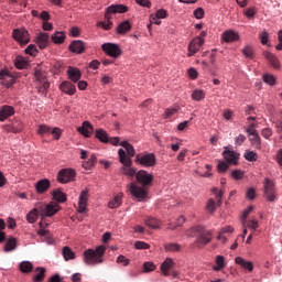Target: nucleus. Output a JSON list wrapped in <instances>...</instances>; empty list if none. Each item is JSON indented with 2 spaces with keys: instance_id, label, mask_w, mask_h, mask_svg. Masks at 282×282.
<instances>
[{
  "instance_id": "nucleus-1",
  "label": "nucleus",
  "mask_w": 282,
  "mask_h": 282,
  "mask_svg": "<svg viewBox=\"0 0 282 282\" xmlns=\"http://www.w3.org/2000/svg\"><path fill=\"white\" fill-rule=\"evenodd\" d=\"M137 182L142 186H138L135 183H130L128 185L129 192L131 193L132 197L138 199V202H144L149 195L147 186H151V184H153V174H149V172L140 170L137 173Z\"/></svg>"
},
{
  "instance_id": "nucleus-2",
  "label": "nucleus",
  "mask_w": 282,
  "mask_h": 282,
  "mask_svg": "<svg viewBox=\"0 0 282 282\" xmlns=\"http://www.w3.org/2000/svg\"><path fill=\"white\" fill-rule=\"evenodd\" d=\"M58 210H61V206H58L56 203H37L35 208H33L26 215V221H29V224H35V221L39 219V215L42 217V219H45V217H54Z\"/></svg>"
},
{
  "instance_id": "nucleus-3",
  "label": "nucleus",
  "mask_w": 282,
  "mask_h": 282,
  "mask_svg": "<svg viewBox=\"0 0 282 282\" xmlns=\"http://www.w3.org/2000/svg\"><path fill=\"white\" fill-rule=\"evenodd\" d=\"M129 8L123 4H111L106 8L104 21L98 22V28H102V30H111L113 28V22H111V14H124Z\"/></svg>"
},
{
  "instance_id": "nucleus-4",
  "label": "nucleus",
  "mask_w": 282,
  "mask_h": 282,
  "mask_svg": "<svg viewBox=\"0 0 282 282\" xmlns=\"http://www.w3.org/2000/svg\"><path fill=\"white\" fill-rule=\"evenodd\" d=\"M107 248L105 246H98L95 250L88 249L84 252V262L86 265H98L102 263V257H105Z\"/></svg>"
},
{
  "instance_id": "nucleus-5",
  "label": "nucleus",
  "mask_w": 282,
  "mask_h": 282,
  "mask_svg": "<svg viewBox=\"0 0 282 282\" xmlns=\"http://www.w3.org/2000/svg\"><path fill=\"white\" fill-rule=\"evenodd\" d=\"M119 161L123 166L120 169L121 175H127L128 177H133L135 175V169L131 167V158L127 156V152L122 149L118 151Z\"/></svg>"
},
{
  "instance_id": "nucleus-6",
  "label": "nucleus",
  "mask_w": 282,
  "mask_h": 282,
  "mask_svg": "<svg viewBox=\"0 0 282 282\" xmlns=\"http://www.w3.org/2000/svg\"><path fill=\"white\" fill-rule=\"evenodd\" d=\"M195 232L197 237L195 243L198 248H204V246H207V243L213 241V231L207 230L202 226H197Z\"/></svg>"
},
{
  "instance_id": "nucleus-7",
  "label": "nucleus",
  "mask_w": 282,
  "mask_h": 282,
  "mask_svg": "<svg viewBox=\"0 0 282 282\" xmlns=\"http://www.w3.org/2000/svg\"><path fill=\"white\" fill-rule=\"evenodd\" d=\"M34 76L40 94H45V91L50 89V80L47 79V73L36 68Z\"/></svg>"
},
{
  "instance_id": "nucleus-8",
  "label": "nucleus",
  "mask_w": 282,
  "mask_h": 282,
  "mask_svg": "<svg viewBox=\"0 0 282 282\" xmlns=\"http://www.w3.org/2000/svg\"><path fill=\"white\" fill-rule=\"evenodd\" d=\"M101 50L107 56H110V58H120V56H122V48L116 43H104Z\"/></svg>"
},
{
  "instance_id": "nucleus-9",
  "label": "nucleus",
  "mask_w": 282,
  "mask_h": 282,
  "mask_svg": "<svg viewBox=\"0 0 282 282\" xmlns=\"http://www.w3.org/2000/svg\"><path fill=\"white\" fill-rule=\"evenodd\" d=\"M263 188L264 197L268 199V202H275L276 188L274 182H272L270 178H265Z\"/></svg>"
},
{
  "instance_id": "nucleus-10",
  "label": "nucleus",
  "mask_w": 282,
  "mask_h": 282,
  "mask_svg": "<svg viewBox=\"0 0 282 282\" xmlns=\"http://www.w3.org/2000/svg\"><path fill=\"white\" fill-rule=\"evenodd\" d=\"M76 178V171L72 169H62L57 173V181L59 184H69V182H74Z\"/></svg>"
},
{
  "instance_id": "nucleus-11",
  "label": "nucleus",
  "mask_w": 282,
  "mask_h": 282,
  "mask_svg": "<svg viewBox=\"0 0 282 282\" xmlns=\"http://www.w3.org/2000/svg\"><path fill=\"white\" fill-rule=\"evenodd\" d=\"M202 45H204V39H202V36H197L192 40L187 46L188 58H191V56H195V54L202 50Z\"/></svg>"
},
{
  "instance_id": "nucleus-12",
  "label": "nucleus",
  "mask_w": 282,
  "mask_h": 282,
  "mask_svg": "<svg viewBox=\"0 0 282 282\" xmlns=\"http://www.w3.org/2000/svg\"><path fill=\"white\" fill-rule=\"evenodd\" d=\"M13 39L20 45H28L30 43V33L25 29H15L13 30Z\"/></svg>"
},
{
  "instance_id": "nucleus-13",
  "label": "nucleus",
  "mask_w": 282,
  "mask_h": 282,
  "mask_svg": "<svg viewBox=\"0 0 282 282\" xmlns=\"http://www.w3.org/2000/svg\"><path fill=\"white\" fill-rule=\"evenodd\" d=\"M135 162L141 164V166H155V154L148 153V154H138L135 156Z\"/></svg>"
},
{
  "instance_id": "nucleus-14",
  "label": "nucleus",
  "mask_w": 282,
  "mask_h": 282,
  "mask_svg": "<svg viewBox=\"0 0 282 282\" xmlns=\"http://www.w3.org/2000/svg\"><path fill=\"white\" fill-rule=\"evenodd\" d=\"M0 83L4 87H12L14 85V76L9 70H0Z\"/></svg>"
},
{
  "instance_id": "nucleus-15",
  "label": "nucleus",
  "mask_w": 282,
  "mask_h": 282,
  "mask_svg": "<svg viewBox=\"0 0 282 282\" xmlns=\"http://www.w3.org/2000/svg\"><path fill=\"white\" fill-rule=\"evenodd\" d=\"M223 158H225L227 163L234 164V166H237V164L239 162V153H237L232 150H225L223 152Z\"/></svg>"
},
{
  "instance_id": "nucleus-16",
  "label": "nucleus",
  "mask_w": 282,
  "mask_h": 282,
  "mask_svg": "<svg viewBox=\"0 0 282 282\" xmlns=\"http://www.w3.org/2000/svg\"><path fill=\"white\" fill-rule=\"evenodd\" d=\"M12 116H14V107L8 105L0 107V122H6Z\"/></svg>"
},
{
  "instance_id": "nucleus-17",
  "label": "nucleus",
  "mask_w": 282,
  "mask_h": 282,
  "mask_svg": "<svg viewBox=\"0 0 282 282\" xmlns=\"http://www.w3.org/2000/svg\"><path fill=\"white\" fill-rule=\"evenodd\" d=\"M77 131L85 138H91V133H94V126H91V122L89 121H84L83 124L77 128Z\"/></svg>"
},
{
  "instance_id": "nucleus-18",
  "label": "nucleus",
  "mask_w": 282,
  "mask_h": 282,
  "mask_svg": "<svg viewBox=\"0 0 282 282\" xmlns=\"http://www.w3.org/2000/svg\"><path fill=\"white\" fill-rule=\"evenodd\" d=\"M68 50L73 52V54H83L85 52V42L75 40L70 43Z\"/></svg>"
},
{
  "instance_id": "nucleus-19",
  "label": "nucleus",
  "mask_w": 282,
  "mask_h": 282,
  "mask_svg": "<svg viewBox=\"0 0 282 282\" xmlns=\"http://www.w3.org/2000/svg\"><path fill=\"white\" fill-rule=\"evenodd\" d=\"M59 89L63 94H66V96H74V94H76V85L72 84V82H63L59 85Z\"/></svg>"
},
{
  "instance_id": "nucleus-20",
  "label": "nucleus",
  "mask_w": 282,
  "mask_h": 282,
  "mask_svg": "<svg viewBox=\"0 0 282 282\" xmlns=\"http://www.w3.org/2000/svg\"><path fill=\"white\" fill-rule=\"evenodd\" d=\"M35 43L39 45L40 50H45L47 45H50V34L47 33H39Z\"/></svg>"
},
{
  "instance_id": "nucleus-21",
  "label": "nucleus",
  "mask_w": 282,
  "mask_h": 282,
  "mask_svg": "<svg viewBox=\"0 0 282 282\" xmlns=\"http://www.w3.org/2000/svg\"><path fill=\"white\" fill-rule=\"evenodd\" d=\"M263 56L267 58L268 63L274 69H279L281 67V62L279 61V57H276V55H274V54H272L270 52H264Z\"/></svg>"
},
{
  "instance_id": "nucleus-22",
  "label": "nucleus",
  "mask_w": 282,
  "mask_h": 282,
  "mask_svg": "<svg viewBox=\"0 0 282 282\" xmlns=\"http://www.w3.org/2000/svg\"><path fill=\"white\" fill-rule=\"evenodd\" d=\"M223 40L225 43H235V41H239V33L234 30H227L223 33Z\"/></svg>"
},
{
  "instance_id": "nucleus-23",
  "label": "nucleus",
  "mask_w": 282,
  "mask_h": 282,
  "mask_svg": "<svg viewBox=\"0 0 282 282\" xmlns=\"http://www.w3.org/2000/svg\"><path fill=\"white\" fill-rule=\"evenodd\" d=\"M67 74H68L69 80H72L73 83H78V80L83 78V74L78 68L69 67L67 70Z\"/></svg>"
},
{
  "instance_id": "nucleus-24",
  "label": "nucleus",
  "mask_w": 282,
  "mask_h": 282,
  "mask_svg": "<svg viewBox=\"0 0 282 282\" xmlns=\"http://www.w3.org/2000/svg\"><path fill=\"white\" fill-rule=\"evenodd\" d=\"M51 186L50 180L43 178L35 184L36 193H45Z\"/></svg>"
},
{
  "instance_id": "nucleus-25",
  "label": "nucleus",
  "mask_w": 282,
  "mask_h": 282,
  "mask_svg": "<svg viewBox=\"0 0 282 282\" xmlns=\"http://www.w3.org/2000/svg\"><path fill=\"white\" fill-rule=\"evenodd\" d=\"M235 262L238 265H241L243 268V270H248L249 272H252V270H254V265L252 264L251 261H246L243 258L241 257H237L235 259Z\"/></svg>"
},
{
  "instance_id": "nucleus-26",
  "label": "nucleus",
  "mask_w": 282,
  "mask_h": 282,
  "mask_svg": "<svg viewBox=\"0 0 282 282\" xmlns=\"http://www.w3.org/2000/svg\"><path fill=\"white\" fill-rule=\"evenodd\" d=\"M62 254L64 257V261H72L76 259V253L68 246L63 247Z\"/></svg>"
},
{
  "instance_id": "nucleus-27",
  "label": "nucleus",
  "mask_w": 282,
  "mask_h": 282,
  "mask_svg": "<svg viewBox=\"0 0 282 282\" xmlns=\"http://www.w3.org/2000/svg\"><path fill=\"white\" fill-rule=\"evenodd\" d=\"M173 268V259L166 258L165 261L161 264V272L164 276H169V271Z\"/></svg>"
},
{
  "instance_id": "nucleus-28",
  "label": "nucleus",
  "mask_w": 282,
  "mask_h": 282,
  "mask_svg": "<svg viewBox=\"0 0 282 282\" xmlns=\"http://www.w3.org/2000/svg\"><path fill=\"white\" fill-rule=\"evenodd\" d=\"M249 142H251V147L253 149H258L260 151L261 149V137L259 135V132L256 134L249 135Z\"/></svg>"
},
{
  "instance_id": "nucleus-29",
  "label": "nucleus",
  "mask_w": 282,
  "mask_h": 282,
  "mask_svg": "<svg viewBox=\"0 0 282 282\" xmlns=\"http://www.w3.org/2000/svg\"><path fill=\"white\" fill-rule=\"evenodd\" d=\"M19 269L24 274H30V272H32V270H34V265L30 261H22L19 264Z\"/></svg>"
},
{
  "instance_id": "nucleus-30",
  "label": "nucleus",
  "mask_w": 282,
  "mask_h": 282,
  "mask_svg": "<svg viewBox=\"0 0 282 282\" xmlns=\"http://www.w3.org/2000/svg\"><path fill=\"white\" fill-rule=\"evenodd\" d=\"M192 100L199 102L206 98V91L203 89H195L191 95Z\"/></svg>"
},
{
  "instance_id": "nucleus-31",
  "label": "nucleus",
  "mask_w": 282,
  "mask_h": 282,
  "mask_svg": "<svg viewBox=\"0 0 282 282\" xmlns=\"http://www.w3.org/2000/svg\"><path fill=\"white\" fill-rule=\"evenodd\" d=\"M120 147H122L127 151V158H133L135 155V148H133L130 143L127 141H121Z\"/></svg>"
},
{
  "instance_id": "nucleus-32",
  "label": "nucleus",
  "mask_w": 282,
  "mask_h": 282,
  "mask_svg": "<svg viewBox=\"0 0 282 282\" xmlns=\"http://www.w3.org/2000/svg\"><path fill=\"white\" fill-rule=\"evenodd\" d=\"M164 250L165 252H180V250H182V246L176 242H166L164 245Z\"/></svg>"
},
{
  "instance_id": "nucleus-33",
  "label": "nucleus",
  "mask_w": 282,
  "mask_h": 282,
  "mask_svg": "<svg viewBox=\"0 0 282 282\" xmlns=\"http://www.w3.org/2000/svg\"><path fill=\"white\" fill-rule=\"evenodd\" d=\"M53 199L59 204H64V202H67V195H65L61 189H55L53 192Z\"/></svg>"
},
{
  "instance_id": "nucleus-34",
  "label": "nucleus",
  "mask_w": 282,
  "mask_h": 282,
  "mask_svg": "<svg viewBox=\"0 0 282 282\" xmlns=\"http://www.w3.org/2000/svg\"><path fill=\"white\" fill-rule=\"evenodd\" d=\"M144 224L148 226V228H153V230H158V228H160V220L154 217H148L144 220Z\"/></svg>"
},
{
  "instance_id": "nucleus-35",
  "label": "nucleus",
  "mask_w": 282,
  "mask_h": 282,
  "mask_svg": "<svg viewBox=\"0 0 282 282\" xmlns=\"http://www.w3.org/2000/svg\"><path fill=\"white\" fill-rule=\"evenodd\" d=\"M129 30H131V23L129 21H123L117 26L118 34H127Z\"/></svg>"
},
{
  "instance_id": "nucleus-36",
  "label": "nucleus",
  "mask_w": 282,
  "mask_h": 282,
  "mask_svg": "<svg viewBox=\"0 0 282 282\" xmlns=\"http://www.w3.org/2000/svg\"><path fill=\"white\" fill-rule=\"evenodd\" d=\"M17 250V238H9L4 245V252Z\"/></svg>"
},
{
  "instance_id": "nucleus-37",
  "label": "nucleus",
  "mask_w": 282,
  "mask_h": 282,
  "mask_svg": "<svg viewBox=\"0 0 282 282\" xmlns=\"http://www.w3.org/2000/svg\"><path fill=\"white\" fill-rule=\"evenodd\" d=\"M122 204V193L116 195L112 200L108 203L109 208H118Z\"/></svg>"
},
{
  "instance_id": "nucleus-38",
  "label": "nucleus",
  "mask_w": 282,
  "mask_h": 282,
  "mask_svg": "<svg viewBox=\"0 0 282 282\" xmlns=\"http://www.w3.org/2000/svg\"><path fill=\"white\" fill-rule=\"evenodd\" d=\"M96 138L100 140V142L107 143L109 142V134L104 129L96 130Z\"/></svg>"
},
{
  "instance_id": "nucleus-39",
  "label": "nucleus",
  "mask_w": 282,
  "mask_h": 282,
  "mask_svg": "<svg viewBox=\"0 0 282 282\" xmlns=\"http://www.w3.org/2000/svg\"><path fill=\"white\" fill-rule=\"evenodd\" d=\"M35 272H39L36 275L33 276L34 282H42L45 279V268L37 267Z\"/></svg>"
},
{
  "instance_id": "nucleus-40",
  "label": "nucleus",
  "mask_w": 282,
  "mask_h": 282,
  "mask_svg": "<svg viewBox=\"0 0 282 282\" xmlns=\"http://www.w3.org/2000/svg\"><path fill=\"white\" fill-rule=\"evenodd\" d=\"M96 162H97V159H96V155H91L89 158L88 161H85L83 163V167L86 170V171H91V169H94V166H96Z\"/></svg>"
},
{
  "instance_id": "nucleus-41",
  "label": "nucleus",
  "mask_w": 282,
  "mask_h": 282,
  "mask_svg": "<svg viewBox=\"0 0 282 282\" xmlns=\"http://www.w3.org/2000/svg\"><path fill=\"white\" fill-rule=\"evenodd\" d=\"M53 43H56L58 45H61V43L65 42V33L63 32H56L55 34H53L51 36Z\"/></svg>"
},
{
  "instance_id": "nucleus-42",
  "label": "nucleus",
  "mask_w": 282,
  "mask_h": 282,
  "mask_svg": "<svg viewBox=\"0 0 282 282\" xmlns=\"http://www.w3.org/2000/svg\"><path fill=\"white\" fill-rule=\"evenodd\" d=\"M216 264L217 267H214L213 270L215 272H219V270H224L226 268L225 259L223 256H217L216 258Z\"/></svg>"
},
{
  "instance_id": "nucleus-43",
  "label": "nucleus",
  "mask_w": 282,
  "mask_h": 282,
  "mask_svg": "<svg viewBox=\"0 0 282 282\" xmlns=\"http://www.w3.org/2000/svg\"><path fill=\"white\" fill-rule=\"evenodd\" d=\"M185 221H186V217L180 216V217L176 219L175 225L170 224V225L167 226V230H175V228H180V226H184V223H185Z\"/></svg>"
},
{
  "instance_id": "nucleus-44",
  "label": "nucleus",
  "mask_w": 282,
  "mask_h": 282,
  "mask_svg": "<svg viewBox=\"0 0 282 282\" xmlns=\"http://www.w3.org/2000/svg\"><path fill=\"white\" fill-rule=\"evenodd\" d=\"M37 133L39 135H50V133H52V128L47 124H40Z\"/></svg>"
},
{
  "instance_id": "nucleus-45",
  "label": "nucleus",
  "mask_w": 282,
  "mask_h": 282,
  "mask_svg": "<svg viewBox=\"0 0 282 282\" xmlns=\"http://www.w3.org/2000/svg\"><path fill=\"white\" fill-rule=\"evenodd\" d=\"M230 169V164L227 161H218L217 171L218 173H226Z\"/></svg>"
},
{
  "instance_id": "nucleus-46",
  "label": "nucleus",
  "mask_w": 282,
  "mask_h": 282,
  "mask_svg": "<svg viewBox=\"0 0 282 282\" xmlns=\"http://www.w3.org/2000/svg\"><path fill=\"white\" fill-rule=\"evenodd\" d=\"M87 202H89V189L88 188L84 189L80 193L78 204H86L87 205Z\"/></svg>"
},
{
  "instance_id": "nucleus-47",
  "label": "nucleus",
  "mask_w": 282,
  "mask_h": 282,
  "mask_svg": "<svg viewBox=\"0 0 282 282\" xmlns=\"http://www.w3.org/2000/svg\"><path fill=\"white\" fill-rule=\"evenodd\" d=\"M206 210L207 213H209L210 215H213V213H215V210H217V206L215 204V199L209 198L207 204H206Z\"/></svg>"
},
{
  "instance_id": "nucleus-48",
  "label": "nucleus",
  "mask_w": 282,
  "mask_h": 282,
  "mask_svg": "<svg viewBox=\"0 0 282 282\" xmlns=\"http://www.w3.org/2000/svg\"><path fill=\"white\" fill-rule=\"evenodd\" d=\"M245 132L248 133V135H256V133H259L257 131V123L251 122L248 127L245 128Z\"/></svg>"
},
{
  "instance_id": "nucleus-49",
  "label": "nucleus",
  "mask_w": 282,
  "mask_h": 282,
  "mask_svg": "<svg viewBox=\"0 0 282 282\" xmlns=\"http://www.w3.org/2000/svg\"><path fill=\"white\" fill-rule=\"evenodd\" d=\"M245 159L248 161V162H257L258 160V155L254 151H247L245 153Z\"/></svg>"
},
{
  "instance_id": "nucleus-50",
  "label": "nucleus",
  "mask_w": 282,
  "mask_h": 282,
  "mask_svg": "<svg viewBox=\"0 0 282 282\" xmlns=\"http://www.w3.org/2000/svg\"><path fill=\"white\" fill-rule=\"evenodd\" d=\"M263 83H267V85H274L276 83V78L273 77L271 74H265L262 77Z\"/></svg>"
},
{
  "instance_id": "nucleus-51",
  "label": "nucleus",
  "mask_w": 282,
  "mask_h": 282,
  "mask_svg": "<svg viewBox=\"0 0 282 282\" xmlns=\"http://www.w3.org/2000/svg\"><path fill=\"white\" fill-rule=\"evenodd\" d=\"M134 248L137 250H149V248H151V245H149L144 241H135L134 242Z\"/></svg>"
},
{
  "instance_id": "nucleus-52",
  "label": "nucleus",
  "mask_w": 282,
  "mask_h": 282,
  "mask_svg": "<svg viewBox=\"0 0 282 282\" xmlns=\"http://www.w3.org/2000/svg\"><path fill=\"white\" fill-rule=\"evenodd\" d=\"M254 210V206L250 205L247 209L243 210L242 213V226H246V219H248V216L250 213Z\"/></svg>"
},
{
  "instance_id": "nucleus-53",
  "label": "nucleus",
  "mask_w": 282,
  "mask_h": 282,
  "mask_svg": "<svg viewBox=\"0 0 282 282\" xmlns=\"http://www.w3.org/2000/svg\"><path fill=\"white\" fill-rule=\"evenodd\" d=\"M254 210V206L250 205L247 209L243 210L242 213V226H246V219H248V216L250 213Z\"/></svg>"
},
{
  "instance_id": "nucleus-54",
  "label": "nucleus",
  "mask_w": 282,
  "mask_h": 282,
  "mask_svg": "<svg viewBox=\"0 0 282 282\" xmlns=\"http://www.w3.org/2000/svg\"><path fill=\"white\" fill-rule=\"evenodd\" d=\"M25 54H29L30 56H35V54H39V50H36V45L30 44L25 48Z\"/></svg>"
},
{
  "instance_id": "nucleus-55",
  "label": "nucleus",
  "mask_w": 282,
  "mask_h": 282,
  "mask_svg": "<svg viewBox=\"0 0 282 282\" xmlns=\"http://www.w3.org/2000/svg\"><path fill=\"white\" fill-rule=\"evenodd\" d=\"M242 54H245L246 58H252L254 56V50L251 46H245Z\"/></svg>"
},
{
  "instance_id": "nucleus-56",
  "label": "nucleus",
  "mask_w": 282,
  "mask_h": 282,
  "mask_svg": "<svg viewBox=\"0 0 282 282\" xmlns=\"http://www.w3.org/2000/svg\"><path fill=\"white\" fill-rule=\"evenodd\" d=\"M254 197H257V189H254L253 187L248 188L246 193V198L252 202Z\"/></svg>"
},
{
  "instance_id": "nucleus-57",
  "label": "nucleus",
  "mask_w": 282,
  "mask_h": 282,
  "mask_svg": "<svg viewBox=\"0 0 282 282\" xmlns=\"http://www.w3.org/2000/svg\"><path fill=\"white\" fill-rule=\"evenodd\" d=\"M231 177L232 180H236V181L243 180V172L241 170H234L231 172Z\"/></svg>"
},
{
  "instance_id": "nucleus-58",
  "label": "nucleus",
  "mask_w": 282,
  "mask_h": 282,
  "mask_svg": "<svg viewBox=\"0 0 282 282\" xmlns=\"http://www.w3.org/2000/svg\"><path fill=\"white\" fill-rule=\"evenodd\" d=\"M243 14L245 17H247V19H254V14H257V9L248 8L247 10H245Z\"/></svg>"
},
{
  "instance_id": "nucleus-59",
  "label": "nucleus",
  "mask_w": 282,
  "mask_h": 282,
  "mask_svg": "<svg viewBox=\"0 0 282 282\" xmlns=\"http://www.w3.org/2000/svg\"><path fill=\"white\" fill-rule=\"evenodd\" d=\"M247 228H250L251 230H257V228H259V220L253 219V220H249L246 225Z\"/></svg>"
},
{
  "instance_id": "nucleus-60",
  "label": "nucleus",
  "mask_w": 282,
  "mask_h": 282,
  "mask_svg": "<svg viewBox=\"0 0 282 282\" xmlns=\"http://www.w3.org/2000/svg\"><path fill=\"white\" fill-rule=\"evenodd\" d=\"M144 272H153L155 270V264L153 262H145L143 263Z\"/></svg>"
},
{
  "instance_id": "nucleus-61",
  "label": "nucleus",
  "mask_w": 282,
  "mask_h": 282,
  "mask_svg": "<svg viewBox=\"0 0 282 282\" xmlns=\"http://www.w3.org/2000/svg\"><path fill=\"white\" fill-rule=\"evenodd\" d=\"M262 138H265V140H269V138H272V129L270 128H264L261 131Z\"/></svg>"
},
{
  "instance_id": "nucleus-62",
  "label": "nucleus",
  "mask_w": 282,
  "mask_h": 282,
  "mask_svg": "<svg viewBox=\"0 0 282 282\" xmlns=\"http://www.w3.org/2000/svg\"><path fill=\"white\" fill-rule=\"evenodd\" d=\"M156 19H166L169 17V12L164 9L158 10L155 14Z\"/></svg>"
},
{
  "instance_id": "nucleus-63",
  "label": "nucleus",
  "mask_w": 282,
  "mask_h": 282,
  "mask_svg": "<svg viewBox=\"0 0 282 282\" xmlns=\"http://www.w3.org/2000/svg\"><path fill=\"white\" fill-rule=\"evenodd\" d=\"M194 17L195 19H204V9L199 7L194 10Z\"/></svg>"
},
{
  "instance_id": "nucleus-64",
  "label": "nucleus",
  "mask_w": 282,
  "mask_h": 282,
  "mask_svg": "<svg viewBox=\"0 0 282 282\" xmlns=\"http://www.w3.org/2000/svg\"><path fill=\"white\" fill-rule=\"evenodd\" d=\"M117 263H122L123 265H129L130 260L127 259V257L120 254V256L117 258Z\"/></svg>"
}]
</instances>
